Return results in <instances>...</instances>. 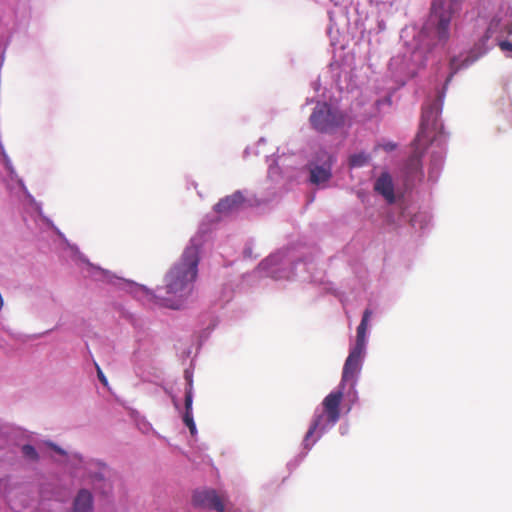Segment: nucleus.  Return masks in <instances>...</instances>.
<instances>
[{
    "label": "nucleus",
    "instance_id": "1",
    "mask_svg": "<svg viewBox=\"0 0 512 512\" xmlns=\"http://www.w3.org/2000/svg\"><path fill=\"white\" fill-rule=\"evenodd\" d=\"M198 263V248L194 245L186 247L180 260L166 273L164 286L157 288L155 292L146 290L148 299L162 307L180 309L192 292Z\"/></svg>",
    "mask_w": 512,
    "mask_h": 512
},
{
    "label": "nucleus",
    "instance_id": "2",
    "mask_svg": "<svg viewBox=\"0 0 512 512\" xmlns=\"http://www.w3.org/2000/svg\"><path fill=\"white\" fill-rule=\"evenodd\" d=\"M443 95H438L433 102L426 104L422 109L420 129L415 138L417 144L431 143L436 135L442 132L443 125L439 120L442 111Z\"/></svg>",
    "mask_w": 512,
    "mask_h": 512
},
{
    "label": "nucleus",
    "instance_id": "3",
    "mask_svg": "<svg viewBox=\"0 0 512 512\" xmlns=\"http://www.w3.org/2000/svg\"><path fill=\"white\" fill-rule=\"evenodd\" d=\"M345 115L327 103H318L310 115L312 127L321 133H329L344 125Z\"/></svg>",
    "mask_w": 512,
    "mask_h": 512
},
{
    "label": "nucleus",
    "instance_id": "4",
    "mask_svg": "<svg viewBox=\"0 0 512 512\" xmlns=\"http://www.w3.org/2000/svg\"><path fill=\"white\" fill-rule=\"evenodd\" d=\"M343 394L340 391L332 392L327 395L323 401L324 414L326 417V421L329 425H334L340 418V410L339 406L342 400ZM324 415H318L313 423L311 424L309 430L306 433L305 441H307L314 432L321 426Z\"/></svg>",
    "mask_w": 512,
    "mask_h": 512
},
{
    "label": "nucleus",
    "instance_id": "5",
    "mask_svg": "<svg viewBox=\"0 0 512 512\" xmlns=\"http://www.w3.org/2000/svg\"><path fill=\"white\" fill-rule=\"evenodd\" d=\"M334 162L335 158L326 150L318 151L315 161L309 164L311 183L320 185L328 182L332 177V166Z\"/></svg>",
    "mask_w": 512,
    "mask_h": 512
},
{
    "label": "nucleus",
    "instance_id": "6",
    "mask_svg": "<svg viewBox=\"0 0 512 512\" xmlns=\"http://www.w3.org/2000/svg\"><path fill=\"white\" fill-rule=\"evenodd\" d=\"M432 17L437 18V37L440 41H447L449 38V28L450 22L452 18V9L451 7H444L442 1L433 2L431 7Z\"/></svg>",
    "mask_w": 512,
    "mask_h": 512
},
{
    "label": "nucleus",
    "instance_id": "7",
    "mask_svg": "<svg viewBox=\"0 0 512 512\" xmlns=\"http://www.w3.org/2000/svg\"><path fill=\"white\" fill-rule=\"evenodd\" d=\"M365 355V351L351 349L349 355L345 361L342 373L343 384H353L357 381L358 374L361 371L362 360Z\"/></svg>",
    "mask_w": 512,
    "mask_h": 512
},
{
    "label": "nucleus",
    "instance_id": "8",
    "mask_svg": "<svg viewBox=\"0 0 512 512\" xmlns=\"http://www.w3.org/2000/svg\"><path fill=\"white\" fill-rule=\"evenodd\" d=\"M192 503L195 507L214 509L217 512H224L225 510L223 498L213 489L195 491Z\"/></svg>",
    "mask_w": 512,
    "mask_h": 512
},
{
    "label": "nucleus",
    "instance_id": "9",
    "mask_svg": "<svg viewBox=\"0 0 512 512\" xmlns=\"http://www.w3.org/2000/svg\"><path fill=\"white\" fill-rule=\"evenodd\" d=\"M244 202V197L241 192L236 191L219 200L216 203L214 210L220 214H228L237 210Z\"/></svg>",
    "mask_w": 512,
    "mask_h": 512
},
{
    "label": "nucleus",
    "instance_id": "10",
    "mask_svg": "<svg viewBox=\"0 0 512 512\" xmlns=\"http://www.w3.org/2000/svg\"><path fill=\"white\" fill-rule=\"evenodd\" d=\"M374 189L381 194L389 204L395 202L394 185L389 173H381L374 184Z\"/></svg>",
    "mask_w": 512,
    "mask_h": 512
},
{
    "label": "nucleus",
    "instance_id": "11",
    "mask_svg": "<svg viewBox=\"0 0 512 512\" xmlns=\"http://www.w3.org/2000/svg\"><path fill=\"white\" fill-rule=\"evenodd\" d=\"M372 315L370 309H366L363 313L360 324L357 327L356 343L353 349L365 351L366 348V332L368 328V322Z\"/></svg>",
    "mask_w": 512,
    "mask_h": 512
},
{
    "label": "nucleus",
    "instance_id": "12",
    "mask_svg": "<svg viewBox=\"0 0 512 512\" xmlns=\"http://www.w3.org/2000/svg\"><path fill=\"white\" fill-rule=\"evenodd\" d=\"M93 511V497L92 494L86 490L81 489L73 503V512H92Z\"/></svg>",
    "mask_w": 512,
    "mask_h": 512
},
{
    "label": "nucleus",
    "instance_id": "13",
    "mask_svg": "<svg viewBox=\"0 0 512 512\" xmlns=\"http://www.w3.org/2000/svg\"><path fill=\"white\" fill-rule=\"evenodd\" d=\"M193 392L191 387L185 392V411L183 414V422L188 427L192 435L196 434V425L192 414Z\"/></svg>",
    "mask_w": 512,
    "mask_h": 512
},
{
    "label": "nucleus",
    "instance_id": "14",
    "mask_svg": "<svg viewBox=\"0 0 512 512\" xmlns=\"http://www.w3.org/2000/svg\"><path fill=\"white\" fill-rule=\"evenodd\" d=\"M414 143L416 145V149H415L414 153L408 158L407 163H406V171H407V174H409V175H414V174L422 172L421 153L418 151V148L420 146H425L428 144V143H422L419 145L415 141H414Z\"/></svg>",
    "mask_w": 512,
    "mask_h": 512
},
{
    "label": "nucleus",
    "instance_id": "15",
    "mask_svg": "<svg viewBox=\"0 0 512 512\" xmlns=\"http://www.w3.org/2000/svg\"><path fill=\"white\" fill-rule=\"evenodd\" d=\"M369 159V155L365 153L354 154L349 158V165L351 167H362L369 162Z\"/></svg>",
    "mask_w": 512,
    "mask_h": 512
},
{
    "label": "nucleus",
    "instance_id": "16",
    "mask_svg": "<svg viewBox=\"0 0 512 512\" xmlns=\"http://www.w3.org/2000/svg\"><path fill=\"white\" fill-rule=\"evenodd\" d=\"M22 453L25 457H27L31 460H34V461H37L39 458L36 449L32 445H29V444H26L22 447Z\"/></svg>",
    "mask_w": 512,
    "mask_h": 512
},
{
    "label": "nucleus",
    "instance_id": "17",
    "mask_svg": "<svg viewBox=\"0 0 512 512\" xmlns=\"http://www.w3.org/2000/svg\"><path fill=\"white\" fill-rule=\"evenodd\" d=\"M380 147L387 152H391L396 149V144L393 142H387V143L381 144Z\"/></svg>",
    "mask_w": 512,
    "mask_h": 512
},
{
    "label": "nucleus",
    "instance_id": "18",
    "mask_svg": "<svg viewBox=\"0 0 512 512\" xmlns=\"http://www.w3.org/2000/svg\"><path fill=\"white\" fill-rule=\"evenodd\" d=\"M499 46L503 51H512V42L510 41H502Z\"/></svg>",
    "mask_w": 512,
    "mask_h": 512
},
{
    "label": "nucleus",
    "instance_id": "19",
    "mask_svg": "<svg viewBox=\"0 0 512 512\" xmlns=\"http://www.w3.org/2000/svg\"><path fill=\"white\" fill-rule=\"evenodd\" d=\"M48 445H49V447H51L55 452H57V453H59V454H61V455H65V451H64L62 448H60L59 446H57V445H55V444H53V443H49Z\"/></svg>",
    "mask_w": 512,
    "mask_h": 512
},
{
    "label": "nucleus",
    "instance_id": "20",
    "mask_svg": "<svg viewBox=\"0 0 512 512\" xmlns=\"http://www.w3.org/2000/svg\"><path fill=\"white\" fill-rule=\"evenodd\" d=\"M98 378L102 384H107V379L104 376L103 372L98 368Z\"/></svg>",
    "mask_w": 512,
    "mask_h": 512
},
{
    "label": "nucleus",
    "instance_id": "21",
    "mask_svg": "<svg viewBox=\"0 0 512 512\" xmlns=\"http://www.w3.org/2000/svg\"><path fill=\"white\" fill-rule=\"evenodd\" d=\"M186 380L188 381V384H191L192 380L187 372H186Z\"/></svg>",
    "mask_w": 512,
    "mask_h": 512
},
{
    "label": "nucleus",
    "instance_id": "22",
    "mask_svg": "<svg viewBox=\"0 0 512 512\" xmlns=\"http://www.w3.org/2000/svg\"><path fill=\"white\" fill-rule=\"evenodd\" d=\"M452 75H453V74H451V75L447 78V80H446V84L451 80Z\"/></svg>",
    "mask_w": 512,
    "mask_h": 512
},
{
    "label": "nucleus",
    "instance_id": "23",
    "mask_svg": "<svg viewBox=\"0 0 512 512\" xmlns=\"http://www.w3.org/2000/svg\"><path fill=\"white\" fill-rule=\"evenodd\" d=\"M508 33H509V34H512V27H511V29H509Z\"/></svg>",
    "mask_w": 512,
    "mask_h": 512
}]
</instances>
